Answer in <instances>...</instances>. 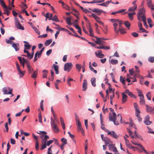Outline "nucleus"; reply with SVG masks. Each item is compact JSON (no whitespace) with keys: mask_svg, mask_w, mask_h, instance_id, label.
<instances>
[{"mask_svg":"<svg viewBox=\"0 0 154 154\" xmlns=\"http://www.w3.org/2000/svg\"><path fill=\"white\" fill-rule=\"evenodd\" d=\"M145 12V10L143 8L139 9L138 12L137 14V16L138 20L141 21V19L143 17V16L146 17Z\"/></svg>","mask_w":154,"mask_h":154,"instance_id":"f257e3e1","label":"nucleus"},{"mask_svg":"<svg viewBox=\"0 0 154 154\" xmlns=\"http://www.w3.org/2000/svg\"><path fill=\"white\" fill-rule=\"evenodd\" d=\"M116 115L115 112H113L112 114L109 113V120L110 121L113 122L114 124L118 125L119 123L116 122Z\"/></svg>","mask_w":154,"mask_h":154,"instance_id":"f03ea898","label":"nucleus"},{"mask_svg":"<svg viewBox=\"0 0 154 154\" xmlns=\"http://www.w3.org/2000/svg\"><path fill=\"white\" fill-rule=\"evenodd\" d=\"M15 25L17 29L22 30H24V27L21 25L17 18H15Z\"/></svg>","mask_w":154,"mask_h":154,"instance_id":"7ed1b4c3","label":"nucleus"},{"mask_svg":"<svg viewBox=\"0 0 154 154\" xmlns=\"http://www.w3.org/2000/svg\"><path fill=\"white\" fill-rule=\"evenodd\" d=\"M72 65L71 63H67L64 64V70L65 71H67L68 72H69L71 70Z\"/></svg>","mask_w":154,"mask_h":154,"instance_id":"20e7f679","label":"nucleus"},{"mask_svg":"<svg viewBox=\"0 0 154 154\" xmlns=\"http://www.w3.org/2000/svg\"><path fill=\"white\" fill-rule=\"evenodd\" d=\"M145 106L147 112H149L150 114H154V107H152L148 105H146Z\"/></svg>","mask_w":154,"mask_h":154,"instance_id":"39448f33","label":"nucleus"},{"mask_svg":"<svg viewBox=\"0 0 154 154\" xmlns=\"http://www.w3.org/2000/svg\"><path fill=\"white\" fill-rule=\"evenodd\" d=\"M134 107L135 110V116H138L140 115V111L139 108L137 104L134 103Z\"/></svg>","mask_w":154,"mask_h":154,"instance_id":"423d86ee","label":"nucleus"},{"mask_svg":"<svg viewBox=\"0 0 154 154\" xmlns=\"http://www.w3.org/2000/svg\"><path fill=\"white\" fill-rule=\"evenodd\" d=\"M108 135H110L112 138L115 139H117L119 138V136L116 133V132L113 131H109L107 133Z\"/></svg>","mask_w":154,"mask_h":154,"instance_id":"0eeeda50","label":"nucleus"},{"mask_svg":"<svg viewBox=\"0 0 154 154\" xmlns=\"http://www.w3.org/2000/svg\"><path fill=\"white\" fill-rule=\"evenodd\" d=\"M109 149L110 151H112L114 152H118L115 146V144L111 143L109 144Z\"/></svg>","mask_w":154,"mask_h":154,"instance_id":"6e6552de","label":"nucleus"},{"mask_svg":"<svg viewBox=\"0 0 154 154\" xmlns=\"http://www.w3.org/2000/svg\"><path fill=\"white\" fill-rule=\"evenodd\" d=\"M149 115L146 116L145 118L144 122L146 125H150L152 123V122L149 121Z\"/></svg>","mask_w":154,"mask_h":154,"instance_id":"1a4fd4ad","label":"nucleus"},{"mask_svg":"<svg viewBox=\"0 0 154 154\" xmlns=\"http://www.w3.org/2000/svg\"><path fill=\"white\" fill-rule=\"evenodd\" d=\"M23 52L24 53L27 54V57L29 60L33 58L34 54V51L32 52L31 54L28 51L24 50Z\"/></svg>","mask_w":154,"mask_h":154,"instance_id":"9d476101","label":"nucleus"},{"mask_svg":"<svg viewBox=\"0 0 154 154\" xmlns=\"http://www.w3.org/2000/svg\"><path fill=\"white\" fill-rule=\"evenodd\" d=\"M136 2H137V1L135 0V1H134L132 3V4L134 5V6L133 7L129 8L128 9V11H134L137 9V4L135 3Z\"/></svg>","mask_w":154,"mask_h":154,"instance_id":"9b49d317","label":"nucleus"},{"mask_svg":"<svg viewBox=\"0 0 154 154\" xmlns=\"http://www.w3.org/2000/svg\"><path fill=\"white\" fill-rule=\"evenodd\" d=\"M97 52V53L96 51L95 53V54L97 57L100 58H103L104 57V55L102 54L101 51L98 50Z\"/></svg>","mask_w":154,"mask_h":154,"instance_id":"f8f14e48","label":"nucleus"},{"mask_svg":"<svg viewBox=\"0 0 154 154\" xmlns=\"http://www.w3.org/2000/svg\"><path fill=\"white\" fill-rule=\"evenodd\" d=\"M89 9L91 10V11L93 12L97 13L98 15H100L101 13L103 12H104L103 10H100L98 8H94L92 10H91V8H89Z\"/></svg>","mask_w":154,"mask_h":154,"instance_id":"ddd939ff","label":"nucleus"},{"mask_svg":"<svg viewBox=\"0 0 154 154\" xmlns=\"http://www.w3.org/2000/svg\"><path fill=\"white\" fill-rule=\"evenodd\" d=\"M96 38V41H95V43L99 45H103L104 42L101 40L102 39L97 37H95Z\"/></svg>","mask_w":154,"mask_h":154,"instance_id":"4468645a","label":"nucleus"},{"mask_svg":"<svg viewBox=\"0 0 154 154\" xmlns=\"http://www.w3.org/2000/svg\"><path fill=\"white\" fill-rule=\"evenodd\" d=\"M131 142L133 144H134V145L139 146L140 147V148L144 152H146V150L145 149L144 147L141 145V144L137 143H135L133 141H131Z\"/></svg>","mask_w":154,"mask_h":154,"instance_id":"2eb2a0df","label":"nucleus"},{"mask_svg":"<svg viewBox=\"0 0 154 154\" xmlns=\"http://www.w3.org/2000/svg\"><path fill=\"white\" fill-rule=\"evenodd\" d=\"M12 47L15 50V51H17L19 50L20 46L18 43H14V42L12 44Z\"/></svg>","mask_w":154,"mask_h":154,"instance_id":"dca6fc26","label":"nucleus"},{"mask_svg":"<svg viewBox=\"0 0 154 154\" xmlns=\"http://www.w3.org/2000/svg\"><path fill=\"white\" fill-rule=\"evenodd\" d=\"M87 88V82L86 80L84 79L82 84V90L83 91L86 90Z\"/></svg>","mask_w":154,"mask_h":154,"instance_id":"f3484780","label":"nucleus"},{"mask_svg":"<svg viewBox=\"0 0 154 154\" xmlns=\"http://www.w3.org/2000/svg\"><path fill=\"white\" fill-rule=\"evenodd\" d=\"M88 29L89 30L90 35L91 36L94 37V34L93 31V29L91 27L90 23H89V27H88Z\"/></svg>","mask_w":154,"mask_h":154,"instance_id":"a211bd4d","label":"nucleus"},{"mask_svg":"<svg viewBox=\"0 0 154 154\" xmlns=\"http://www.w3.org/2000/svg\"><path fill=\"white\" fill-rule=\"evenodd\" d=\"M125 92H123L122 94V103H125L127 100V96L125 94Z\"/></svg>","mask_w":154,"mask_h":154,"instance_id":"6ab92c4d","label":"nucleus"},{"mask_svg":"<svg viewBox=\"0 0 154 154\" xmlns=\"http://www.w3.org/2000/svg\"><path fill=\"white\" fill-rule=\"evenodd\" d=\"M52 68H54L56 74H58L59 73L58 68L59 66L57 65H56L55 64H53L52 66Z\"/></svg>","mask_w":154,"mask_h":154,"instance_id":"aec40b11","label":"nucleus"},{"mask_svg":"<svg viewBox=\"0 0 154 154\" xmlns=\"http://www.w3.org/2000/svg\"><path fill=\"white\" fill-rule=\"evenodd\" d=\"M113 25L114 26V31L116 34L118 35L119 34V29L117 28L118 24L116 23H115Z\"/></svg>","mask_w":154,"mask_h":154,"instance_id":"412c9836","label":"nucleus"},{"mask_svg":"<svg viewBox=\"0 0 154 154\" xmlns=\"http://www.w3.org/2000/svg\"><path fill=\"white\" fill-rule=\"evenodd\" d=\"M148 1L147 3V4L148 5V7L150 8L152 10L154 11V8L152 7V1L151 0H146Z\"/></svg>","mask_w":154,"mask_h":154,"instance_id":"4be33fe9","label":"nucleus"},{"mask_svg":"<svg viewBox=\"0 0 154 154\" xmlns=\"http://www.w3.org/2000/svg\"><path fill=\"white\" fill-rule=\"evenodd\" d=\"M125 93L127 94L129 96L131 97L134 98H136L135 96L131 92L129 91V90L128 89H127L125 90Z\"/></svg>","mask_w":154,"mask_h":154,"instance_id":"5701e85b","label":"nucleus"},{"mask_svg":"<svg viewBox=\"0 0 154 154\" xmlns=\"http://www.w3.org/2000/svg\"><path fill=\"white\" fill-rule=\"evenodd\" d=\"M136 14V13L135 12H133L132 13H129L128 14V16L130 20H132L133 19V15Z\"/></svg>","mask_w":154,"mask_h":154,"instance_id":"b1692460","label":"nucleus"},{"mask_svg":"<svg viewBox=\"0 0 154 154\" xmlns=\"http://www.w3.org/2000/svg\"><path fill=\"white\" fill-rule=\"evenodd\" d=\"M27 68L28 69V72L29 73H31L32 72H34V69L30 65H28V66H27Z\"/></svg>","mask_w":154,"mask_h":154,"instance_id":"393cba45","label":"nucleus"},{"mask_svg":"<svg viewBox=\"0 0 154 154\" xmlns=\"http://www.w3.org/2000/svg\"><path fill=\"white\" fill-rule=\"evenodd\" d=\"M49 14L48 13H47L46 14V15L45 17L46 18H48L49 20H52L53 19V14H50V16H49Z\"/></svg>","mask_w":154,"mask_h":154,"instance_id":"a878e982","label":"nucleus"},{"mask_svg":"<svg viewBox=\"0 0 154 154\" xmlns=\"http://www.w3.org/2000/svg\"><path fill=\"white\" fill-rule=\"evenodd\" d=\"M110 2H111V0L110 1H107L105 2H104L102 4H98V5L100 6H102L107 7L108 6L107 5H109Z\"/></svg>","mask_w":154,"mask_h":154,"instance_id":"bb28decb","label":"nucleus"},{"mask_svg":"<svg viewBox=\"0 0 154 154\" xmlns=\"http://www.w3.org/2000/svg\"><path fill=\"white\" fill-rule=\"evenodd\" d=\"M43 78H46L48 74V71L47 70H44L42 71Z\"/></svg>","mask_w":154,"mask_h":154,"instance_id":"cd10ccee","label":"nucleus"},{"mask_svg":"<svg viewBox=\"0 0 154 154\" xmlns=\"http://www.w3.org/2000/svg\"><path fill=\"white\" fill-rule=\"evenodd\" d=\"M96 79L95 77L91 79V82L92 85L94 87H95L96 86Z\"/></svg>","mask_w":154,"mask_h":154,"instance_id":"c85d7f7f","label":"nucleus"},{"mask_svg":"<svg viewBox=\"0 0 154 154\" xmlns=\"http://www.w3.org/2000/svg\"><path fill=\"white\" fill-rule=\"evenodd\" d=\"M137 91L138 96L140 97V98L144 97L141 90L137 89Z\"/></svg>","mask_w":154,"mask_h":154,"instance_id":"c756f323","label":"nucleus"},{"mask_svg":"<svg viewBox=\"0 0 154 154\" xmlns=\"http://www.w3.org/2000/svg\"><path fill=\"white\" fill-rule=\"evenodd\" d=\"M49 139V137L48 135H45L44 136V139L42 140V143H46L47 140Z\"/></svg>","mask_w":154,"mask_h":154,"instance_id":"7c9ffc66","label":"nucleus"},{"mask_svg":"<svg viewBox=\"0 0 154 154\" xmlns=\"http://www.w3.org/2000/svg\"><path fill=\"white\" fill-rule=\"evenodd\" d=\"M24 50L27 51V50H30L31 48V46L29 44H25L24 45Z\"/></svg>","mask_w":154,"mask_h":154,"instance_id":"2f4dec72","label":"nucleus"},{"mask_svg":"<svg viewBox=\"0 0 154 154\" xmlns=\"http://www.w3.org/2000/svg\"><path fill=\"white\" fill-rule=\"evenodd\" d=\"M38 75V70L37 69L35 71L33 72V73L31 75L32 78L35 79L36 78Z\"/></svg>","mask_w":154,"mask_h":154,"instance_id":"473e14b6","label":"nucleus"},{"mask_svg":"<svg viewBox=\"0 0 154 154\" xmlns=\"http://www.w3.org/2000/svg\"><path fill=\"white\" fill-rule=\"evenodd\" d=\"M145 100L144 99V97L140 98V103L142 105H144L145 104Z\"/></svg>","mask_w":154,"mask_h":154,"instance_id":"72a5a7b5","label":"nucleus"},{"mask_svg":"<svg viewBox=\"0 0 154 154\" xmlns=\"http://www.w3.org/2000/svg\"><path fill=\"white\" fill-rule=\"evenodd\" d=\"M52 39H49L46 40L45 43V46H48L52 42Z\"/></svg>","mask_w":154,"mask_h":154,"instance_id":"f704fd0d","label":"nucleus"},{"mask_svg":"<svg viewBox=\"0 0 154 154\" xmlns=\"http://www.w3.org/2000/svg\"><path fill=\"white\" fill-rule=\"evenodd\" d=\"M143 18L141 19L142 20L141 21H143V23L144 26L145 27H148V25L146 22V17L143 16Z\"/></svg>","mask_w":154,"mask_h":154,"instance_id":"c9c22d12","label":"nucleus"},{"mask_svg":"<svg viewBox=\"0 0 154 154\" xmlns=\"http://www.w3.org/2000/svg\"><path fill=\"white\" fill-rule=\"evenodd\" d=\"M52 128L53 129V130L54 132L55 133H57L59 131V129L57 125H55Z\"/></svg>","mask_w":154,"mask_h":154,"instance_id":"e433bc0d","label":"nucleus"},{"mask_svg":"<svg viewBox=\"0 0 154 154\" xmlns=\"http://www.w3.org/2000/svg\"><path fill=\"white\" fill-rule=\"evenodd\" d=\"M119 31L122 34H124L126 32L125 29L123 28H119Z\"/></svg>","mask_w":154,"mask_h":154,"instance_id":"4c0bfd02","label":"nucleus"},{"mask_svg":"<svg viewBox=\"0 0 154 154\" xmlns=\"http://www.w3.org/2000/svg\"><path fill=\"white\" fill-rule=\"evenodd\" d=\"M120 81L122 83L123 85H125V80L123 78L122 76L120 77Z\"/></svg>","mask_w":154,"mask_h":154,"instance_id":"58836bf2","label":"nucleus"},{"mask_svg":"<svg viewBox=\"0 0 154 154\" xmlns=\"http://www.w3.org/2000/svg\"><path fill=\"white\" fill-rule=\"evenodd\" d=\"M47 145L46 143H42V144H41V150H42L45 148L46 147Z\"/></svg>","mask_w":154,"mask_h":154,"instance_id":"ea45409f","label":"nucleus"},{"mask_svg":"<svg viewBox=\"0 0 154 154\" xmlns=\"http://www.w3.org/2000/svg\"><path fill=\"white\" fill-rule=\"evenodd\" d=\"M78 125L77 129L78 131H82L83 129V128L82 127V125L81 123L78 124H77Z\"/></svg>","mask_w":154,"mask_h":154,"instance_id":"a19ab883","label":"nucleus"},{"mask_svg":"<svg viewBox=\"0 0 154 154\" xmlns=\"http://www.w3.org/2000/svg\"><path fill=\"white\" fill-rule=\"evenodd\" d=\"M18 71L19 72V75L21 77H22L25 74V71H22L20 69L18 70Z\"/></svg>","mask_w":154,"mask_h":154,"instance_id":"79ce46f5","label":"nucleus"},{"mask_svg":"<svg viewBox=\"0 0 154 154\" xmlns=\"http://www.w3.org/2000/svg\"><path fill=\"white\" fill-rule=\"evenodd\" d=\"M71 18L70 17H68L66 18V20L67 23L69 25H72V23L71 22Z\"/></svg>","mask_w":154,"mask_h":154,"instance_id":"37998d69","label":"nucleus"},{"mask_svg":"<svg viewBox=\"0 0 154 154\" xmlns=\"http://www.w3.org/2000/svg\"><path fill=\"white\" fill-rule=\"evenodd\" d=\"M76 67L78 71L80 72L82 68L81 65L80 64H77L76 65Z\"/></svg>","mask_w":154,"mask_h":154,"instance_id":"c03bdc74","label":"nucleus"},{"mask_svg":"<svg viewBox=\"0 0 154 154\" xmlns=\"http://www.w3.org/2000/svg\"><path fill=\"white\" fill-rule=\"evenodd\" d=\"M75 119L76 122L77 124H78L81 123V122L79 121V118L77 114H75Z\"/></svg>","mask_w":154,"mask_h":154,"instance_id":"a18cd8bd","label":"nucleus"},{"mask_svg":"<svg viewBox=\"0 0 154 154\" xmlns=\"http://www.w3.org/2000/svg\"><path fill=\"white\" fill-rule=\"evenodd\" d=\"M112 143V142L110 140L108 137H107V138L105 142V144L106 145H108L110 143Z\"/></svg>","mask_w":154,"mask_h":154,"instance_id":"49530a36","label":"nucleus"},{"mask_svg":"<svg viewBox=\"0 0 154 154\" xmlns=\"http://www.w3.org/2000/svg\"><path fill=\"white\" fill-rule=\"evenodd\" d=\"M124 24L127 28H130L131 26V24L128 21H125Z\"/></svg>","mask_w":154,"mask_h":154,"instance_id":"de8ad7c7","label":"nucleus"},{"mask_svg":"<svg viewBox=\"0 0 154 154\" xmlns=\"http://www.w3.org/2000/svg\"><path fill=\"white\" fill-rule=\"evenodd\" d=\"M0 3L4 8L5 9L8 8V7L5 5L4 0L3 1H1L0 2Z\"/></svg>","mask_w":154,"mask_h":154,"instance_id":"09e8293b","label":"nucleus"},{"mask_svg":"<svg viewBox=\"0 0 154 154\" xmlns=\"http://www.w3.org/2000/svg\"><path fill=\"white\" fill-rule=\"evenodd\" d=\"M111 63L112 64H116L118 63V61L116 60L112 59L111 60Z\"/></svg>","mask_w":154,"mask_h":154,"instance_id":"8fccbe9b","label":"nucleus"},{"mask_svg":"<svg viewBox=\"0 0 154 154\" xmlns=\"http://www.w3.org/2000/svg\"><path fill=\"white\" fill-rule=\"evenodd\" d=\"M37 56H38V51H37L35 54L34 60L33 61L34 62H35L37 60L38 58H37Z\"/></svg>","mask_w":154,"mask_h":154,"instance_id":"3c124183","label":"nucleus"},{"mask_svg":"<svg viewBox=\"0 0 154 154\" xmlns=\"http://www.w3.org/2000/svg\"><path fill=\"white\" fill-rule=\"evenodd\" d=\"M148 61L151 63L154 62V57H150L148 59Z\"/></svg>","mask_w":154,"mask_h":154,"instance_id":"603ef678","label":"nucleus"},{"mask_svg":"<svg viewBox=\"0 0 154 154\" xmlns=\"http://www.w3.org/2000/svg\"><path fill=\"white\" fill-rule=\"evenodd\" d=\"M79 14V12L78 11H76V12H75V13H74L73 14V15H74L77 18V19L79 20V18L78 16Z\"/></svg>","mask_w":154,"mask_h":154,"instance_id":"864d4df0","label":"nucleus"},{"mask_svg":"<svg viewBox=\"0 0 154 154\" xmlns=\"http://www.w3.org/2000/svg\"><path fill=\"white\" fill-rule=\"evenodd\" d=\"M45 49V48L43 47L42 48L41 50L40 51H38V58H40L41 57V55L42 53V52L44 51V50Z\"/></svg>","mask_w":154,"mask_h":154,"instance_id":"5fc2aeb1","label":"nucleus"},{"mask_svg":"<svg viewBox=\"0 0 154 154\" xmlns=\"http://www.w3.org/2000/svg\"><path fill=\"white\" fill-rule=\"evenodd\" d=\"M52 20L56 22H58L59 21L58 17L56 15H55L54 17L52 19Z\"/></svg>","mask_w":154,"mask_h":154,"instance_id":"6e6d98bb","label":"nucleus"},{"mask_svg":"<svg viewBox=\"0 0 154 154\" xmlns=\"http://www.w3.org/2000/svg\"><path fill=\"white\" fill-rule=\"evenodd\" d=\"M151 93L149 92H148L146 94V96L149 100H151Z\"/></svg>","mask_w":154,"mask_h":154,"instance_id":"4d7b16f0","label":"nucleus"},{"mask_svg":"<svg viewBox=\"0 0 154 154\" xmlns=\"http://www.w3.org/2000/svg\"><path fill=\"white\" fill-rule=\"evenodd\" d=\"M52 147V146H51L48 148L47 152L48 154H52V151L51 150Z\"/></svg>","mask_w":154,"mask_h":154,"instance_id":"13d9d810","label":"nucleus"},{"mask_svg":"<svg viewBox=\"0 0 154 154\" xmlns=\"http://www.w3.org/2000/svg\"><path fill=\"white\" fill-rule=\"evenodd\" d=\"M95 20L97 22L100 23V24L102 25L103 24V23L100 20V18L99 17H97V18L95 19Z\"/></svg>","mask_w":154,"mask_h":154,"instance_id":"bf43d9fd","label":"nucleus"},{"mask_svg":"<svg viewBox=\"0 0 154 154\" xmlns=\"http://www.w3.org/2000/svg\"><path fill=\"white\" fill-rule=\"evenodd\" d=\"M38 118L39 122L41 123H42V117L41 113H40L38 114Z\"/></svg>","mask_w":154,"mask_h":154,"instance_id":"052dcab7","label":"nucleus"},{"mask_svg":"<svg viewBox=\"0 0 154 154\" xmlns=\"http://www.w3.org/2000/svg\"><path fill=\"white\" fill-rule=\"evenodd\" d=\"M38 148H39V143L38 141L36 142L35 144V148L36 150L37 151L38 150Z\"/></svg>","mask_w":154,"mask_h":154,"instance_id":"680f3d73","label":"nucleus"},{"mask_svg":"<svg viewBox=\"0 0 154 154\" xmlns=\"http://www.w3.org/2000/svg\"><path fill=\"white\" fill-rule=\"evenodd\" d=\"M32 137L35 139V142L38 141V137L35 136L33 133L32 134Z\"/></svg>","mask_w":154,"mask_h":154,"instance_id":"e2e57ef3","label":"nucleus"},{"mask_svg":"<svg viewBox=\"0 0 154 154\" xmlns=\"http://www.w3.org/2000/svg\"><path fill=\"white\" fill-rule=\"evenodd\" d=\"M43 100H42L40 102V107L42 110L43 111L44 110L43 108Z\"/></svg>","mask_w":154,"mask_h":154,"instance_id":"0e129e2a","label":"nucleus"},{"mask_svg":"<svg viewBox=\"0 0 154 154\" xmlns=\"http://www.w3.org/2000/svg\"><path fill=\"white\" fill-rule=\"evenodd\" d=\"M61 141L63 143L67 144V140L64 138H63L61 139Z\"/></svg>","mask_w":154,"mask_h":154,"instance_id":"69168bd1","label":"nucleus"},{"mask_svg":"<svg viewBox=\"0 0 154 154\" xmlns=\"http://www.w3.org/2000/svg\"><path fill=\"white\" fill-rule=\"evenodd\" d=\"M131 35L135 37H137L139 36V35L136 32H132L131 33Z\"/></svg>","mask_w":154,"mask_h":154,"instance_id":"338daca9","label":"nucleus"},{"mask_svg":"<svg viewBox=\"0 0 154 154\" xmlns=\"http://www.w3.org/2000/svg\"><path fill=\"white\" fill-rule=\"evenodd\" d=\"M6 43H7V44H12L14 43V42L13 41H11L9 39L8 40L6 39Z\"/></svg>","mask_w":154,"mask_h":154,"instance_id":"774afa93","label":"nucleus"}]
</instances>
